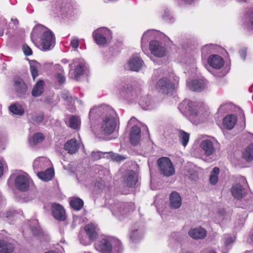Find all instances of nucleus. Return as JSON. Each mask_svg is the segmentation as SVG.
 I'll return each mask as SVG.
<instances>
[{"mask_svg":"<svg viewBox=\"0 0 253 253\" xmlns=\"http://www.w3.org/2000/svg\"><path fill=\"white\" fill-rule=\"evenodd\" d=\"M118 122L117 115L112 108L107 115L103 116V119L100 123V133L104 135H109L113 133L117 127Z\"/></svg>","mask_w":253,"mask_h":253,"instance_id":"nucleus-1","label":"nucleus"},{"mask_svg":"<svg viewBox=\"0 0 253 253\" xmlns=\"http://www.w3.org/2000/svg\"><path fill=\"white\" fill-rule=\"evenodd\" d=\"M95 248L102 253H121L122 248L120 241L116 243V245H113L107 238H102L95 243Z\"/></svg>","mask_w":253,"mask_h":253,"instance_id":"nucleus-2","label":"nucleus"},{"mask_svg":"<svg viewBox=\"0 0 253 253\" xmlns=\"http://www.w3.org/2000/svg\"><path fill=\"white\" fill-rule=\"evenodd\" d=\"M110 209L112 214L121 219V217L126 215L132 211L134 209V205L132 203H123L117 202L111 204Z\"/></svg>","mask_w":253,"mask_h":253,"instance_id":"nucleus-3","label":"nucleus"},{"mask_svg":"<svg viewBox=\"0 0 253 253\" xmlns=\"http://www.w3.org/2000/svg\"><path fill=\"white\" fill-rule=\"evenodd\" d=\"M118 91L120 95L123 98L133 101L137 100L141 94L140 89H133L132 85L128 84L120 85L118 88Z\"/></svg>","mask_w":253,"mask_h":253,"instance_id":"nucleus-4","label":"nucleus"},{"mask_svg":"<svg viewBox=\"0 0 253 253\" xmlns=\"http://www.w3.org/2000/svg\"><path fill=\"white\" fill-rule=\"evenodd\" d=\"M34 43L36 46L42 48L43 50H50L55 44V38L53 33L50 30L44 33L42 36L41 40L40 41L37 40Z\"/></svg>","mask_w":253,"mask_h":253,"instance_id":"nucleus-5","label":"nucleus"},{"mask_svg":"<svg viewBox=\"0 0 253 253\" xmlns=\"http://www.w3.org/2000/svg\"><path fill=\"white\" fill-rule=\"evenodd\" d=\"M157 163L160 172L163 176L169 177L174 174V168L169 158L162 157L158 160Z\"/></svg>","mask_w":253,"mask_h":253,"instance_id":"nucleus-6","label":"nucleus"},{"mask_svg":"<svg viewBox=\"0 0 253 253\" xmlns=\"http://www.w3.org/2000/svg\"><path fill=\"white\" fill-rule=\"evenodd\" d=\"M112 108L108 105H101L92 107L89 113V118L91 124L95 123L99 118L103 119V116L107 115Z\"/></svg>","mask_w":253,"mask_h":253,"instance_id":"nucleus-7","label":"nucleus"},{"mask_svg":"<svg viewBox=\"0 0 253 253\" xmlns=\"http://www.w3.org/2000/svg\"><path fill=\"white\" fill-rule=\"evenodd\" d=\"M93 37L96 43L99 45H104L107 43V40L112 38V33L106 28H100L94 31Z\"/></svg>","mask_w":253,"mask_h":253,"instance_id":"nucleus-8","label":"nucleus"},{"mask_svg":"<svg viewBox=\"0 0 253 253\" xmlns=\"http://www.w3.org/2000/svg\"><path fill=\"white\" fill-rule=\"evenodd\" d=\"M217 143L213 137L203 140L200 144V148L206 156H210L215 152V145Z\"/></svg>","mask_w":253,"mask_h":253,"instance_id":"nucleus-9","label":"nucleus"},{"mask_svg":"<svg viewBox=\"0 0 253 253\" xmlns=\"http://www.w3.org/2000/svg\"><path fill=\"white\" fill-rule=\"evenodd\" d=\"M156 88L160 92L168 94L172 92L174 86L167 78H163L157 82Z\"/></svg>","mask_w":253,"mask_h":253,"instance_id":"nucleus-10","label":"nucleus"},{"mask_svg":"<svg viewBox=\"0 0 253 253\" xmlns=\"http://www.w3.org/2000/svg\"><path fill=\"white\" fill-rule=\"evenodd\" d=\"M30 182V179L26 173L20 174L15 178V187L21 191H26L29 188Z\"/></svg>","mask_w":253,"mask_h":253,"instance_id":"nucleus-11","label":"nucleus"},{"mask_svg":"<svg viewBox=\"0 0 253 253\" xmlns=\"http://www.w3.org/2000/svg\"><path fill=\"white\" fill-rule=\"evenodd\" d=\"M195 103L189 100H184L178 106L180 111L183 113H189L194 117L198 115L197 110L194 108Z\"/></svg>","mask_w":253,"mask_h":253,"instance_id":"nucleus-12","label":"nucleus"},{"mask_svg":"<svg viewBox=\"0 0 253 253\" xmlns=\"http://www.w3.org/2000/svg\"><path fill=\"white\" fill-rule=\"evenodd\" d=\"M149 47L152 53L155 56L162 57L166 55V48L157 41H151Z\"/></svg>","mask_w":253,"mask_h":253,"instance_id":"nucleus-13","label":"nucleus"},{"mask_svg":"<svg viewBox=\"0 0 253 253\" xmlns=\"http://www.w3.org/2000/svg\"><path fill=\"white\" fill-rule=\"evenodd\" d=\"M52 212L57 220L63 221L66 218L65 210L60 204L54 203L52 205Z\"/></svg>","mask_w":253,"mask_h":253,"instance_id":"nucleus-14","label":"nucleus"},{"mask_svg":"<svg viewBox=\"0 0 253 253\" xmlns=\"http://www.w3.org/2000/svg\"><path fill=\"white\" fill-rule=\"evenodd\" d=\"M86 235L91 241L95 240L98 236L99 229L94 223H90L84 227Z\"/></svg>","mask_w":253,"mask_h":253,"instance_id":"nucleus-15","label":"nucleus"},{"mask_svg":"<svg viewBox=\"0 0 253 253\" xmlns=\"http://www.w3.org/2000/svg\"><path fill=\"white\" fill-rule=\"evenodd\" d=\"M80 148V142L75 138L68 140L64 144V149L70 154L76 153Z\"/></svg>","mask_w":253,"mask_h":253,"instance_id":"nucleus-16","label":"nucleus"},{"mask_svg":"<svg viewBox=\"0 0 253 253\" xmlns=\"http://www.w3.org/2000/svg\"><path fill=\"white\" fill-rule=\"evenodd\" d=\"M208 62L211 67L216 69H220L224 64L223 59L220 56L215 54L210 56Z\"/></svg>","mask_w":253,"mask_h":253,"instance_id":"nucleus-17","label":"nucleus"},{"mask_svg":"<svg viewBox=\"0 0 253 253\" xmlns=\"http://www.w3.org/2000/svg\"><path fill=\"white\" fill-rule=\"evenodd\" d=\"M144 64L143 61L137 55H133L128 62V65L131 70L138 71Z\"/></svg>","mask_w":253,"mask_h":253,"instance_id":"nucleus-18","label":"nucleus"},{"mask_svg":"<svg viewBox=\"0 0 253 253\" xmlns=\"http://www.w3.org/2000/svg\"><path fill=\"white\" fill-rule=\"evenodd\" d=\"M187 85L192 90L200 92L205 88L206 84L203 80H195L188 82Z\"/></svg>","mask_w":253,"mask_h":253,"instance_id":"nucleus-19","label":"nucleus"},{"mask_svg":"<svg viewBox=\"0 0 253 253\" xmlns=\"http://www.w3.org/2000/svg\"><path fill=\"white\" fill-rule=\"evenodd\" d=\"M231 193L235 198L240 200L246 195L247 192L242 185L240 183H236L233 185Z\"/></svg>","mask_w":253,"mask_h":253,"instance_id":"nucleus-20","label":"nucleus"},{"mask_svg":"<svg viewBox=\"0 0 253 253\" xmlns=\"http://www.w3.org/2000/svg\"><path fill=\"white\" fill-rule=\"evenodd\" d=\"M49 31L46 27L42 25H37L33 29L32 32L31 34V38L32 42L34 43L37 40L39 35H43L44 33L47 32Z\"/></svg>","mask_w":253,"mask_h":253,"instance_id":"nucleus-21","label":"nucleus"},{"mask_svg":"<svg viewBox=\"0 0 253 253\" xmlns=\"http://www.w3.org/2000/svg\"><path fill=\"white\" fill-rule=\"evenodd\" d=\"M189 236L194 239H204L207 235L206 230L201 227L196 228L189 231Z\"/></svg>","mask_w":253,"mask_h":253,"instance_id":"nucleus-22","label":"nucleus"},{"mask_svg":"<svg viewBox=\"0 0 253 253\" xmlns=\"http://www.w3.org/2000/svg\"><path fill=\"white\" fill-rule=\"evenodd\" d=\"M141 130L139 127L134 126L131 128L130 134V142L131 144L136 145L140 139Z\"/></svg>","mask_w":253,"mask_h":253,"instance_id":"nucleus-23","label":"nucleus"},{"mask_svg":"<svg viewBox=\"0 0 253 253\" xmlns=\"http://www.w3.org/2000/svg\"><path fill=\"white\" fill-rule=\"evenodd\" d=\"M139 104L146 110L153 109L156 106L155 103L149 96L141 97L139 100Z\"/></svg>","mask_w":253,"mask_h":253,"instance_id":"nucleus-24","label":"nucleus"},{"mask_svg":"<svg viewBox=\"0 0 253 253\" xmlns=\"http://www.w3.org/2000/svg\"><path fill=\"white\" fill-rule=\"evenodd\" d=\"M137 181L136 174L133 170L129 171L126 174L125 183L126 186L132 187L134 186Z\"/></svg>","mask_w":253,"mask_h":253,"instance_id":"nucleus-25","label":"nucleus"},{"mask_svg":"<svg viewBox=\"0 0 253 253\" xmlns=\"http://www.w3.org/2000/svg\"><path fill=\"white\" fill-rule=\"evenodd\" d=\"M169 201L170 207L173 209H178L181 205V197L176 192H172L171 193Z\"/></svg>","mask_w":253,"mask_h":253,"instance_id":"nucleus-26","label":"nucleus"},{"mask_svg":"<svg viewBox=\"0 0 253 253\" xmlns=\"http://www.w3.org/2000/svg\"><path fill=\"white\" fill-rule=\"evenodd\" d=\"M50 164L49 160L45 157H39L36 159L34 162L33 167L36 169H42L48 167Z\"/></svg>","mask_w":253,"mask_h":253,"instance_id":"nucleus-27","label":"nucleus"},{"mask_svg":"<svg viewBox=\"0 0 253 253\" xmlns=\"http://www.w3.org/2000/svg\"><path fill=\"white\" fill-rule=\"evenodd\" d=\"M14 87L17 92L21 95H24L27 89L26 84L21 79L14 80Z\"/></svg>","mask_w":253,"mask_h":253,"instance_id":"nucleus-28","label":"nucleus"},{"mask_svg":"<svg viewBox=\"0 0 253 253\" xmlns=\"http://www.w3.org/2000/svg\"><path fill=\"white\" fill-rule=\"evenodd\" d=\"M14 249L13 244L9 242L0 240V253H12Z\"/></svg>","mask_w":253,"mask_h":253,"instance_id":"nucleus-29","label":"nucleus"},{"mask_svg":"<svg viewBox=\"0 0 253 253\" xmlns=\"http://www.w3.org/2000/svg\"><path fill=\"white\" fill-rule=\"evenodd\" d=\"M237 121V118L234 115L226 116L223 121V126L228 129H231L234 126Z\"/></svg>","mask_w":253,"mask_h":253,"instance_id":"nucleus-30","label":"nucleus"},{"mask_svg":"<svg viewBox=\"0 0 253 253\" xmlns=\"http://www.w3.org/2000/svg\"><path fill=\"white\" fill-rule=\"evenodd\" d=\"M53 175V170L50 168H48L45 171L39 172L38 173V177L42 180L45 181L50 180Z\"/></svg>","mask_w":253,"mask_h":253,"instance_id":"nucleus-31","label":"nucleus"},{"mask_svg":"<svg viewBox=\"0 0 253 253\" xmlns=\"http://www.w3.org/2000/svg\"><path fill=\"white\" fill-rule=\"evenodd\" d=\"M44 82L39 80L33 88L32 94L34 97H39L43 91Z\"/></svg>","mask_w":253,"mask_h":253,"instance_id":"nucleus-32","label":"nucleus"},{"mask_svg":"<svg viewBox=\"0 0 253 253\" xmlns=\"http://www.w3.org/2000/svg\"><path fill=\"white\" fill-rule=\"evenodd\" d=\"M28 118L31 123L34 124H39L43 120L44 115L42 113L34 112L28 114Z\"/></svg>","mask_w":253,"mask_h":253,"instance_id":"nucleus-33","label":"nucleus"},{"mask_svg":"<svg viewBox=\"0 0 253 253\" xmlns=\"http://www.w3.org/2000/svg\"><path fill=\"white\" fill-rule=\"evenodd\" d=\"M69 202L70 206L76 211H80L84 206L83 201L79 198H71Z\"/></svg>","mask_w":253,"mask_h":253,"instance_id":"nucleus-34","label":"nucleus"},{"mask_svg":"<svg viewBox=\"0 0 253 253\" xmlns=\"http://www.w3.org/2000/svg\"><path fill=\"white\" fill-rule=\"evenodd\" d=\"M143 234V229L142 228H135V227H134L130 233V239L132 241H136L141 238Z\"/></svg>","mask_w":253,"mask_h":253,"instance_id":"nucleus-35","label":"nucleus"},{"mask_svg":"<svg viewBox=\"0 0 253 253\" xmlns=\"http://www.w3.org/2000/svg\"><path fill=\"white\" fill-rule=\"evenodd\" d=\"M44 139V136L42 133L38 132L35 133L32 137L29 139V143L32 146H35L42 142Z\"/></svg>","mask_w":253,"mask_h":253,"instance_id":"nucleus-36","label":"nucleus"},{"mask_svg":"<svg viewBox=\"0 0 253 253\" xmlns=\"http://www.w3.org/2000/svg\"><path fill=\"white\" fill-rule=\"evenodd\" d=\"M243 158L247 161L251 162L253 160V144L247 147L243 153Z\"/></svg>","mask_w":253,"mask_h":253,"instance_id":"nucleus-37","label":"nucleus"},{"mask_svg":"<svg viewBox=\"0 0 253 253\" xmlns=\"http://www.w3.org/2000/svg\"><path fill=\"white\" fill-rule=\"evenodd\" d=\"M189 134L183 130H180L178 132V138L181 144L185 147L187 146L189 140Z\"/></svg>","mask_w":253,"mask_h":253,"instance_id":"nucleus-38","label":"nucleus"},{"mask_svg":"<svg viewBox=\"0 0 253 253\" xmlns=\"http://www.w3.org/2000/svg\"><path fill=\"white\" fill-rule=\"evenodd\" d=\"M40 66V64L36 61H33L30 63V71L34 80L38 76V70Z\"/></svg>","mask_w":253,"mask_h":253,"instance_id":"nucleus-39","label":"nucleus"},{"mask_svg":"<svg viewBox=\"0 0 253 253\" xmlns=\"http://www.w3.org/2000/svg\"><path fill=\"white\" fill-rule=\"evenodd\" d=\"M219 172V169L217 167H215L212 169V171L211 173L210 177V183L214 185H215L218 181V175Z\"/></svg>","mask_w":253,"mask_h":253,"instance_id":"nucleus-40","label":"nucleus"},{"mask_svg":"<svg viewBox=\"0 0 253 253\" xmlns=\"http://www.w3.org/2000/svg\"><path fill=\"white\" fill-rule=\"evenodd\" d=\"M85 67H86V64L84 62L80 63L77 66L74 72V77L77 80L83 75Z\"/></svg>","mask_w":253,"mask_h":253,"instance_id":"nucleus-41","label":"nucleus"},{"mask_svg":"<svg viewBox=\"0 0 253 253\" xmlns=\"http://www.w3.org/2000/svg\"><path fill=\"white\" fill-rule=\"evenodd\" d=\"M69 126L73 129H78L80 127V120L76 116H72L69 120Z\"/></svg>","mask_w":253,"mask_h":253,"instance_id":"nucleus-42","label":"nucleus"},{"mask_svg":"<svg viewBox=\"0 0 253 253\" xmlns=\"http://www.w3.org/2000/svg\"><path fill=\"white\" fill-rule=\"evenodd\" d=\"M9 110L14 114L22 115L24 114V110L20 107H17L15 105H12L9 107Z\"/></svg>","mask_w":253,"mask_h":253,"instance_id":"nucleus-43","label":"nucleus"},{"mask_svg":"<svg viewBox=\"0 0 253 253\" xmlns=\"http://www.w3.org/2000/svg\"><path fill=\"white\" fill-rule=\"evenodd\" d=\"M246 25L249 28H253V9L249 11L247 17Z\"/></svg>","mask_w":253,"mask_h":253,"instance_id":"nucleus-44","label":"nucleus"},{"mask_svg":"<svg viewBox=\"0 0 253 253\" xmlns=\"http://www.w3.org/2000/svg\"><path fill=\"white\" fill-rule=\"evenodd\" d=\"M163 18L168 22H172L173 21V18L172 16L170 15V13L168 10H165Z\"/></svg>","mask_w":253,"mask_h":253,"instance_id":"nucleus-45","label":"nucleus"},{"mask_svg":"<svg viewBox=\"0 0 253 253\" xmlns=\"http://www.w3.org/2000/svg\"><path fill=\"white\" fill-rule=\"evenodd\" d=\"M70 45L74 48L75 50H76L79 45V40L77 37H73L71 41Z\"/></svg>","mask_w":253,"mask_h":253,"instance_id":"nucleus-46","label":"nucleus"},{"mask_svg":"<svg viewBox=\"0 0 253 253\" xmlns=\"http://www.w3.org/2000/svg\"><path fill=\"white\" fill-rule=\"evenodd\" d=\"M103 153L100 151H93L91 153V158L93 160H98L101 159Z\"/></svg>","mask_w":253,"mask_h":253,"instance_id":"nucleus-47","label":"nucleus"},{"mask_svg":"<svg viewBox=\"0 0 253 253\" xmlns=\"http://www.w3.org/2000/svg\"><path fill=\"white\" fill-rule=\"evenodd\" d=\"M22 50L26 56H30L33 53L31 48L26 44L23 45Z\"/></svg>","mask_w":253,"mask_h":253,"instance_id":"nucleus-48","label":"nucleus"},{"mask_svg":"<svg viewBox=\"0 0 253 253\" xmlns=\"http://www.w3.org/2000/svg\"><path fill=\"white\" fill-rule=\"evenodd\" d=\"M213 45L212 44H207L204 46L202 48V54H206L208 52H211Z\"/></svg>","mask_w":253,"mask_h":253,"instance_id":"nucleus-49","label":"nucleus"},{"mask_svg":"<svg viewBox=\"0 0 253 253\" xmlns=\"http://www.w3.org/2000/svg\"><path fill=\"white\" fill-rule=\"evenodd\" d=\"M111 157L112 160L116 162H121V161L124 160L126 159L125 157L115 153H113L112 154H111Z\"/></svg>","mask_w":253,"mask_h":253,"instance_id":"nucleus-50","label":"nucleus"},{"mask_svg":"<svg viewBox=\"0 0 253 253\" xmlns=\"http://www.w3.org/2000/svg\"><path fill=\"white\" fill-rule=\"evenodd\" d=\"M56 79L58 80V82L60 84L64 83L65 82V77L64 75V72L62 71L61 73H57L56 75Z\"/></svg>","mask_w":253,"mask_h":253,"instance_id":"nucleus-51","label":"nucleus"},{"mask_svg":"<svg viewBox=\"0 0 253 253\" xmlns=\"http://www.w3.org/2000/svg\"><path fill=\"white\" fill-rule=\"evenodd\" d=\"M62 97L64 100L68 102H71L72 100V96L70 93L67 91H64L62 93Z\"/></svg>","mask_w":253,"mask_h":253,"instance_id":"nucleus-52","label":"nucleus"},{"mask_svg":"<svg viewBox=\"0 0 253 253\" xmlns=\"http://www.w3.org/2000/svg\"><path fill=\"white\" fill-rule=\"evenodd\" d=\"M31 230L35 235L40 236L42 234V230L39 227H33Z\"/></svg>","mask_w":253,"mask_h":253,"instance_id":"nucleus-53","label":"nucleus"},{"mask_svg":"<svg viewBox=\"0 0 253 253\" xmlns=\"http://www.w3.org/2000/svg\"><path fill=\"white\" fill-rule=\"evenodd\" d=\"M234 241V239L233 237H228L225 239L224 242L225 245L227 247L229 246L231 244L233 243Z\"/></svg>","mask_w":253,"mask_h":253,"instance_id":"nucleus-54","label":"nucleus"},{"mask_svg":"<svg viewBox=\"0 0 253 253\" xmlns=\"http://www.w3.org/2000/svg\"><path fill=\"white\" fill-rule=\"evenodd\" d=\"M240 55L241 57L243 59L245 60L246 56V53H247V50L246 48H243L242 49L240 52Z\"/></svg>","mask_w":253,"mask_h":253,"instance_id":"nucleus-55","label":"nucleus"},{"mask_svg":"<svg viewBox=\"0 0 253 253\" xmlns=\"http://www.w3.org/2000/svg\"><path fill=\"white\" fill-rule=\"evenodd\" d=\"M198 174L196 172H193L190 174V178L193 180H196L198 178Z\"/></svg>","mask_w":253,"mask_h":253,"instance_id":"nucleus-56","label":"nucleus"},{"mask_svg":"<svg viewBox=\"0 0 253 253\" xmlns=\"http://www.w3.org/2000/svg\"><path fill=\"white\" fill-rule=\"evenodd\" d=\"M148 33H149V31H147V32H145L142 37V39H141V42L142 43L144 42H145V41L147 42V39L146 38V37H147V35L148 34Z\"/></svg>","mask_w":253,"mask_h":253,"instance_id":"nucleus-57","label":"nucleus"},{"mask_svg":"<svg viewBox=\"0 0 253 253\" xmlns=\"http://www.w3.org/2000/svg\"><path fill=\"white\" fill-rule=\"evenodd\" d=\"M136 119L134 117H132L127 123L128 125H131L135 124L136 121Z\"/></svg>","mask_w":253,"mask_h":253,"instance_id":"nucleus-58","label":"nucleus"},{"mask_svg":"<svg viewBox=\"0 0 253 253\" xmlns=\"http://www.w3.org/2000/svg\"><path fill=\"white\" fill-rule=\"evenodd\" d=\"M62 11L63 13H67V14H71V10L70 9H69L68 10H66V7L62 8Z\"/></svg>","mask_w":253,"mask_h":253,"instance_id":"nucleus-59","label":"nucleus"},{"mask_svg":"<svg viewBox=\"0 0 253 253\" xmlns=\"http://www.w3.org/2000/svg\"><path fill=\"white\" fill-rule=\"evenodd\" d=\"M3 164L0 161V176L3 174Z\"/></svg>","mask_w":253,"mask_h":253,"instance_id":"nucleus-60","label":"nucleus"},{"mask_svg":"<svg viewBox=\"0 0 253 253\" xmlns=\"http://www.w3.org/2000/svg\"><path fill=\"white\" fill-rule=\"evenodd\" d=\"M44 253H58L56 251H48V252H46Z\"/></svg>","mask_w":253,"mask_h":253,"instance_id":"nucleus-61","label":"nucleus"},{"mask_svg":"<svg viewBox=\"0 0 253 253\" xmlns=\"http://www.w3.org/2000/svg\"><path fill=\"white\" fill-rule=\"evenodd\" d=\"M81 243L83 244L84 245H88V243H85V242H84L82 240H81Z\"/></svg>","mask_w":253,"mask_h":253,"instance_id":"nucleus-62","label":"nucleus"},{"mask_svg":"<svg viewBox=\"0 0 253 253\" xmlns=\"http://www.w3.org/2000/svg\"><path fill=\"white\" fill-rule=\"evenodd\" d=\"M174 81L176 82H178V81H179V78L177 77H176L175 78H174Z\"/></svg>","mask_w":253,"mask_h":253,"instance_id":"nucleus-63","label":"nucleus"},{"mask_svg":"<svg viewBox=\"0 0 253 253\" xmlns=\"http://www.w3.org/2000/svg\"><path fill=\"white\" fill-rule=\"evenodd\" d=\"M242 180L243 182H245L246 183H247V181H246V179L244 177L242 178Z\"/></svg>","mask_w":253,"mask_h":253,"instance_id":"nucleus-64","label":"nucleus"}]
</instances>
